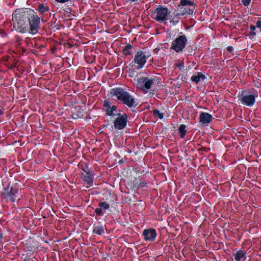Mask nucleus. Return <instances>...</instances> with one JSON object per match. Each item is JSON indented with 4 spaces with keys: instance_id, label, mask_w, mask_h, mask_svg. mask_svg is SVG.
<instances>
[{
    "instance_id": "nucleus-1",
    "label": "nucleus",
    "mask_w": 261,
    "mask_h": 261,
    "mask_svg": "<svg viewBox=\"0 0 261 261\" xmlns=\"http://www.w3.org/2000/svg\"><path fill=\"white\" fill-rule=\"evenodd\" d=\"M29 9L21 8L15 10L13 13V28L17 33L24 34L29 32Z\"/></svg>"
},
{
    "instance_id": "nucleus-2",
    "label": "nucleus",
    "mask_w": 261,
    "mask_h": 261,
    "mask_svg": "<svg viewBox=\"0 0 261 261\" xmlns=\"http://www.w3.org/2000/svg\"><path fill=\"white\" fill-rule=\"evenodd\" d=\"M109 97H116L120 103L126 106L129 108L136 107L139 105L138 100L127 90L122 87H115L109 91Z\"/></svg>"
},
{
    "instance_id": "nucleus-3",
    "label": "nucleus",
    "mask_w": 261,
    "mask_h": 261,
    "mask_svg": "<svg viewBox=\"0 0 261 261\" xmlns=\"http://www.w3.org/2000/svg\"><path fill=\"white\" fill-rule=\"evenodd\" d=\"M195 9V5L193 1L190 0H180L177 5V10L174 9L169 22L173 26L177 25L180 20V16L192 15Z\"/></svg>"
},
{
    "instance_id": "nucleus-4",
    "label": "nucleus",
    "mask_w": 261,
    "mask_h": 261,
    "mask_svg": "<svg viewBox=\"0 0 261 261\" xmlns=\"http://www.w3.org/2000/svg\"><path fill=\"white\" fill-rule=\"evenodd\" d=\"M161 79L155 75L141 76L135 79L136 87L143 91H147L150 89L152 85L155 82L159 83Z\"/></svg>"
},
{
    "instance_id": "nucleus-5",
    "label": "nucleus",
    "mask_w": 261,
    "mask_h": 261,
    "mask_svg": "<svg viewBox=\"0 0 261 261\" xmlns=\"http://www.w3.org/2000/svg\"><path fill=\"white\" fill-rule=\"evenodd\" d=\"M151 17L159 22H163L164 21L170 20L171 12L169 11L168 8L165 6L159 5L156 9L150 10Z\"/></svg>"
},
{
    "instance_id": "nucleus-6",
    "label": "nucleus",
    "mask_w": 261,
    "mask_h": 261,
    "mask_svg": "<svg viewBox=\"0 0 261 261\" xmlns=\"http://www.w3.org/2000/svg\"><path fill=\"white\" fill-rule=\"evenodd\" d=\"M18 191L17 188L10 186V185L8 184L1 192L0 198L2 201L7 203L15 202L18 197Z\"/></svg>"
},
{
    "instance_id": "nucleus-7",
    "label": "nucleus",
    "mask_w": 261,
    "mask_h": 261,
    "mask_svg": "<svg viewBox=\"0 0 261 261\" xmlns=\"http://www.w3.org/2000/svg\"><path fill=\"white\" fill-rule=\"evenodd\" d=\"M257 92L251 94L249 90L240 91L238 95V103L248 107H252L255 103L256 98L257 97Z\"/></svg>"
},
{
    "instance_id": "nucleus-8",
    "label": "nucleus",
    "mask_w": 261,
    "mask_h": 261,
    "mask_svg": "<svg viewBox=\"0 0 261 261\" xmlns=\"http://www.w3.org/2000/svg\"><path fill=\"white\" fill-rule=\"evenodd\" d=\"M188 42L187 36L183 32H180L179 35L174 39L171 44L170 49L176 53H180L184 51L185 47Z\"/></svg>"
},
{
    "instance_id": "nucleus-9",
    "label": "nucleus",
    "mask_w": 261,
    "mask_h": 261,
    "mask_svg": "<svg viewBox=\"0 0 261 261\" xmlns=\"http://www.w3.org/2000/svg\"><path fill=\"white\" fill-rule=\"evenodd\" d=\"M29 32L32 34H36L38 32L40 28V17L37 13L33 9H29Z\"/></svg>"
},
{
    "instance_id": "nucleus-10",
    "label": "nucleus",
    "mask_w": 261,
    "mask_h": 261,
    "mask_svg": "<svg viewBox=\"0 0 261 261\" xmlns=\"http://www.w3.org/2000/svg\"><path fill=\"white\" fill-rule=\"evenodd\" d=\"M114 121V127L116 130H122L125 128L128 121V116L126 113H118Z\"/></svg>"
},
{
    "instance_id": "nucleus-11",
    "label": "nucleus",
    "mask_w": 261,
    "mask_h": 261,
    "mask_svg": "<svg viewBox=\"0 0 261 261\" xmlns=\"http://www.w3.org/2000/svg\"><path fill=\"white\" fill-rule=\"evenodd\" d=\"M148 56H146L145 53L142 50H138L135 54L134 58V61L135 64H137V69H140L142 68L145 64Z\"/></svg>"
},
{
    "instance_id": "nucleus-12",
    "label": "nucleus",
    "mask_w": 261,
    "mask_h": 261,
    "mask_svg": "<svg viewBox=\"0 0 261 261\" xmlns=\"http://www.w3.org/2000/svg\"><path fill=\"white\" fill-rule=\"evenodd\" d=\"M102 106L105 109V112L107 115L114 117L116 116V114L115 112H117V106L116 105L112 106L111 101L108 99H105L103 101Z\"/></svg>"
},
{
    "instance_id": "nucleus-13",
    "label": "nucleus",
    "mask_w": 261,
    "mask_h": 261,
    "mask_svg": "<svg viewBox=\"0 0 261 261\" xmlns=\"http://www.w3.org/2000/svg\"><path fill=\"white\" fill-rule=\"evenodd\" d=\"M36 10L39 13V15L45 18L50 17L51 12H49V7L47 4L39 3L36 8Z\"/></svg>"
},
{
    "instance_id": "nucleus-14",
    "label": "nucleus",
    "mask_w": 261,
    "mask_h": 261,
    "mask_svg": "<svg viewBox=\"0 0 261 261\" xmlns=\"http://www.w3.org/2000/svg\"><path fill=\"white\" fill-rule=\"evenodd\" d=\"M143 239L146 242H153L156 237V230L152 228L145 229L142 232Z\"/></svg>"
},
{
    "instance_id": "nucleus-15",
    "label": "nucleus",
    "mask_w": 261,
    "mask_h": 261,
    "mask_svg": "<svg viewBox=\"0 0 261 261\" xmlns=\"http://www.w3.org/2000/svg\"><path fill=\"white\" fill-rule=\"evenodd\" d=\"M110 205L106 201H100L97 207L94 210L96 216H101L106 213L107 210L110 209Z\"/></svg>"
},
{
    "instance_id": "nucleus-16",
    "label": "nucleus",
    "mask_w": 261,
    "mask_h": 261,
    "mask_svg": "<svg viewBox=\"0 0 261 261\" xmlns=\"http://www.w3.org/2000/svg\"><path fill=\"white\" fill-rule=\"evenodd\" d=\"M184 52L187 56H193L197 51V45L195 42H191L187 44L185 47Z\"/></svg>"
},
{
    "instance_id": "nucleus-17",
    "label": "nucleus",
    "mask_w": 261,
    "mask_h": 261,
    "mask_svg": "<svg viewBox=\"0 0 261 261\" xmlns=\"http://www.w3.org/2000/svg\"><path fill=\"white\" fill-rule=\"evenodd\" d=\"M213 117L210 114L206 112L200 113L199 116V122L202 125H207L211 123Z\"/></svg>"
},
{
    "instance_id": "nucleus-18",
    "label": "nucleus",
    "mask_w": 261,
    "mask_h": 261,
    "mask_svg": "<svg viewBox=\"0 0 261 261\" xmlns=\"http://www.w3.org/2000/svg\"><path fill=\"white\" fill-rule=\"evenodd\" d=\"M246 255L247 252L245 250L240 249L233 253L232 258L234 261H246Z\"/></svg>"
},
{
    "instance_id": "nucleus-19",
    "label": "nucleus",
    "mask_w": 261,
    "mask_h": 261,
    "mask_svg": "<svg viewBox=\"0 0 261 261\" xmlns=\"http://www.w3.org/2000/svg\"><path fill=\"white\" fill-rule=\"evenodd\" d=\"M81 177L82 178L84 184L86 185V187L87 188H89L93 186L94 177L92 173H90L89 174H84L82 172Z\"/></svg>"
},
{
    "instance_id": "nucleus-20",
    "label": "nucleus",
    "mask_w": 261,
    "mask_h": 261,
    "mask_svg": "<svg viewBox=\"0 0 261 261\" xmlns=\"http://www.w3.org/2000/svg\"><path fill=\"white\" fill-rule=\"evenodd\" d=\"M105 228H107L105 225H103L100 222H98L97 224L93 225L92 233L98 236H102L105 233Z\"/></svg>"
},
{
    "instance_id": "nucleus-21",
    "label": "nucleus",
    "mask_w": 261,
    "mask_h": 261,
    "mask_svg": "<svg viewBox=\"0 0 261 261\" xmlns=\"http://www.w3.org/2000/svg\"><path fill=\"white\" fill-rule=\"evenodd\" d=\"M206 77L202 72H197L196 75H193L191 77V80L196 84L199 83L200 81L203 82Z\"/></svg>"
},
{
    "instance_id": "nucleus-22",
    "label": "nucleus",
    "mask_w": 261,
    "mask_h": 261,
    "mask_svg": "<svg viewBox=\"0 0 261 261\" xmlns=\"http://www.w3.org/2000/svg\"><path fill=\"white\" fill-rule=\"evenodd\" d=\"M134 49V47L132 44H128L123 47L122 52V54L125 56L131 55Z\"/></svg>"
},
{
    "instance_id": "nucleus-23",
    "label": "nucleus",
    "mask_w": 261,
    "mask_h": 261,
    "mask_svg": "<svg viewBox=\"0 0 261 261\" xmlns=\"http://www.w3.org/2000/svg\"><path fill=\"white\" fill-rule=\"evenodd\" d=\"M78 167L84 172V174H89L90 173H92L88 165L86 163L80 162L78 165Z\"/></svg>"
},
{
    "instance_id": "nucleus-24",
    "label": "nucleus",
    "mask_w": 261,
    "mask_h": 261,
    "mask_svg": "<svg viewBox=\"0 0 261 261\" xmlns=\"http://www.w3.org/2000/svg\"><path fill=\"white\" fill-rule=\"evenodd\" d=\"M178 132L180 137L182 139L184 138L187 132L186 126L185 124H181L178 128Z\"/></svg>"
},
{
    "instance_id": "nucleus-25",
    "label": "nucleus",
    "mask_w": 261,
    "mask_h": 261,
    "mask_svg": "<svg viewBox=\"0 0 261 261\" xmlns=\"http://www.w3.org/2000/svg\"><path fill=\"white\" fill-rule=\"evenodd\" d=\"M153 116L155 117H158L159 119H162L163 118L164 114L161 113L159 110L155 109L152 111Z\"/></svg>"
},
{
    "instance_id": "nucleus-26",
    "label": "nucleus",
    "mask_w": 261,
    "mask_h": 261,
    "mask_svg": "<svg viewBox=\"0 0 261 261\" xmlns=\"http://www.w3.org/2000/svg\"><path fill=\"white\" fill-rule=\"evenodd\" d=\"M147 187V182L145 179L140 180V183L137 186L138 188H143Z\"/></svg>"
},
{
    "instance_id": "nucleus-27",
    "label": "nucleus",
    "mask_w": 261,
    "mask_h": 261,
    "mask_svg": "<svg viewBox=\"0 0 261 261\" xmlns=\"http://www.w3.org/2000/svg\"><path fill=\"white\" fill-rule=\"evenodd\" d=\"M256 28V25H252V24H251L250 25V29L251 30V31L249 33V35H250V36H255L256 35V32H254V31L255 30Z\"/></svg>"
},
{
    "instance_id": "nucleus-28",
    "label": "nucleus",
    "mask_w": 261,
    "mask_h": 261,
    "mask_svg": "<svg viewBox=\"0 0 261 261\" xmlns=\"http://www.w3.org/2000/svg\"><path fill=\"white\" fill-rule=\"evenodd\" d=\"M256 26L261 31V18H259L258 20L256 21Z\"/></svg>"
},
{
    "instance_id": "nucleus-29",
    "label": "nucleus",
    "mask_w": 261,
    "mask_h": 261,
    "mask_svg": "<svg viewBox=\"0 0 261 261\" xmlns=\"http://www.w3.org/2000/svg\"><path fill=\"white\" fill-rule=\"evenodd\" d=\"M251 0H241L242 3L245 6H248L249 5Z\"/></svg>"
},
{
    "instance_id": "nucleus-30",
    "label": "nucleus",
    "mask_w": 261,
    "mask_h": 261,
    "mask_svg": "<svg viewBox=\"0 0 261 261\" xmlns=\"http://www.w3.org/2000/svg\"><path fill=\"white\" fill-rule=\"evenodd\" d=\"M0 35L2 37L4 38L7 36V34L4 30L0 28Z\"/></svg>"
},
{
    "instance_id": "nucleus-31",
    "label": "nucleus",
    "mask_w": 261,
    "mask_h": 261,
    "mask_svg": "<svg viewBox=\"0 0 261 261\" xmlns=\"http://www.w3.org/2000/svg\"><path fill=\"white\" fill-rule=\"evenodd\" d=\"M55 23H56V21H51L50 22H49L48 23V25H49V28L50 29H54L56 27L55 26Z\"/></svg>"
},
{
    "instance_id": "nucleus-32",
    "label": "nucleus",
    "mask_w": 261,
    "mask_h": 261,
    "mask_svg": "<svg viewBox=\"0 0 261 261\" xmlns=\"http://www.w3.org/2000/svg\"><path fill=\"white\" fill-rule=\"evenodd\" d=\"M63 10L65 12H66V13H70L71 14V11H72V9H71V8L67 6V7H66L65 8H64Z\"/></svg>"
},
{
    "instance_id": "nucleus-33",
    "label": "nucleus",
    "mask_w": 261,
    "mask_h": 261,
    "mask_svg": "<svg viewBox=\"0 0 261 261\" xmlns=\"http://www.w3.org/2000/svg\"><path fill=\"white\" fill-rule=\"evenodd\" d=\"M17 66V63H14L13 64H12L11 65H10L9 67H8V68L10 70H12V69H14L15 68H16Z\"/></svg>"
},
{
    "instance_id": "nucleus-34",
    "label": "nucleus",
    "mask_w": 261,
    "mask_h": 261,
    "mask_svg": "<svg viewBox=\"0 0 261 261\" xmlns=\"http://www.w3.org/2000/svg\"><path fill=\"white\" fill-rule=\"evenodd\" d=\"M233 50V48L232 46H229L227 47V51L229 53H231Z\"/></svg>"
},
{
    "instance_id": "nucleus-35",
    "label": "nucleus",
    "mask_w": 261,
    "mask_h": 261,
    "mask_svg": "<svg viewBox=\"0 0 261 261\" xmlns=\"http://www.w3.org/2000/svg\"><path fill=\"white\" fill-rule=\"evenodd\" d=\"M200 150L202 151L208 152L210 150V148L206 147H203L201 148Z\"/></svg>"
},
{
    "instance_id": "nucleus-36",
    "label": "nucleus",
    "mask_w": 261,
    "mask_h": 261,
    "mask_svg": "<svg viewBox=\"0 0 261 261\" xmlns=\"http://www.w3.org/2000/svg\"><path fill=\"white\" fill-rule=\"evenodd\" d=\"M176 67H178L180 70L182 69L184 67V64H178L176 65Z\"/></svg>"
},
{
    "instance_id": "nucleus-37",
    "label": "nucleus",
    "mask_w": 261,
    "mask_h": 261,
    "mask_svg": "<svg viewBox=\"0 0 261 261\" xmlns=\"http://www.w3.org/2000/svg\"><path fill=\"white\" fill-rule=\"evenodd\" d=\"M30 256L29 257L27 256L25 258L23 259V261H30Z\"/></svg>"
},
{
    "instance_id": "nucleus-38",
    "label": "nucleus",
    "mask_w": 261,
    "mask_h": 261,
    "mask_svg": "<svg viewBox=\"0 0 261 261\" xmlns=\"http://www.w3.org/2000/svg\"><path fill=\"white\" fill-rule=\"evenodd\" d=\"M4 114V111L2 110L1 108H0V115H2Z\"/></svg>"
},
{
    "instance_id": "nucleus-39",
    "label": "nucleus",
    "mask_w": 261,
    "mask_h": 261,
    "mask_svg": "<svg viewBox=\"0 0 261 261\" xmlns=\"http://www.w3.org/2000/svg\"><path fill=\"white\" fill-rule=\"evenodd\" d=\"M136 187V186L135 185H134L133 187H132V189H134Z\"/></svg>"
},
{
    "instance_id": "nucleus-40",
    "label": "nucleus",
    "mask_w": 261,
    "mask_h": 261,
    "mask_svg": "<svg viewBox=\"0 0 261 261\" xmlns=\"http://www.w3.org/2000/svg\"><path fill=\"white\" fill-rule=\"evenodd\" d=\"M123 161H122V160H120V161H119V163H123Z\"/></svg>"
}]
</instances>
